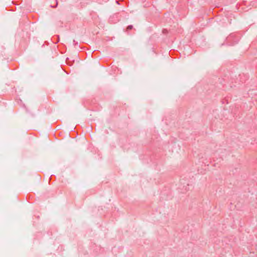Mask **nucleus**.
I'll use <instances>...</instances> for the list:
<instances>
[{
  "mask_svg": "<svg viewBox=\"0 0 257 257\" xmlns=\"http://www.w3.org/2000/svg\"><path fill=\"white\" fill-rule=\"evenodd\" d=\"M128 29H132V26H130L128 27L127 28Z\"/></svg>",
  "mask_w": 257,
  "mask_h": 257,
  "instance_id": "obj_1",
  "label": "nucleus"
},
{
  "mask_svg": "<svg viewBox=\"0 0 257 257\" xmlns=\"http://www.w3.org/2000/svg\"><path fill=\"white\" fill-rule=\"evenodd\" d=\"M115 3H116V4H117V5H118V4H118V1H116V2H115Z\"/></svg>",
  "mask_w": 257,
  "mask_h": 257,
  "instance_id": "obj_2",
  "label": "nucleus"
}]
</instances>
